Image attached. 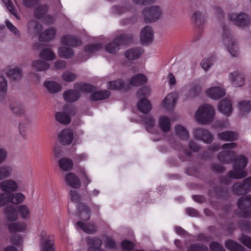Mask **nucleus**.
Returning a JSON list of instances; mask_svg holds the SVG:
<instances>
[{"mask_svg":"<svg viewBox=\"0 0 251 251\" xmlns=\"http://www.w3.org/2000/svg\"><path fill=\"white\" fill-rule=\"evenodd\" d=\"M32 68L36 71H45L50 68L49 64L46 61L37 60L32 64Z\"/></svg>","mask_w":251,"mask_h":251,"instance_id":"nucleus-35","label":"nucleus"},{"mask_svg":"<svg viewBox=\"0 0 251 251\" xmlns=\"http://www.w3.org/2000/svg\"><path fill=\"white\" fill-rule=\"evenodd\" d=\"M193 134L195 139L201 140L207 144L211 143L213 139L211 133L207 130L202 128L194 129Z\"/></svg>","mask_w":251,"mask_h":251,"instance_id":"nucleus-5","label":"nucleus"},{"mask_svg":"<svg viewBox=\"0 0 251 251\" xmlns=\"http://www.w3.org/2000/svg\"><path fill=\"white\" fill-rule=\"evenodd\" d=\"M3 213L6 219L13 222L18 219V213L16 207L12 205H8L3 209Z\"/></svg>","mask_w":251,"mask_h":251,"instance_id":"nucleus-20","label":"nucleus"},{"mask_svg":"<svg viewBox=\"0 0 251 251\" xmlns=\"http://www.w3.org/2000/svg\"><path fill=\"white\" fill-rule=\"evenodd\" d=\"M144 52V49L141 47H136L125 51L124 55L127 60L132 61L139 59Z\"/></svg>","mask_w":251,"mask_h":251,"instance_id":"nucleus-8","label":"nucleus"},{"mask_svg":"<svg viewBox=\"0 0 251 251\" xmlns=\"http://www.w3.org/2000/svg\"><path fill=\"white\" fill-rule=\"evenodd\" d=\"M60 168L64 171L71 170L73 167V161L68 158H63L58 162Z\"/></svg>","mask_w":251,"mask_h":251,"instance_id":"nucleus-42","label":"nucleus"},{"mask_svg":"<svg viewBox=\"0 0 251 251\" xmlns=\"http://www.w3.org/2000/svg\"><path fill=\"white\" fill-rule=\"evenodd\" d=\"M42 30V25L36 21H31L28 24V30L32 35H40Z\"/></svg>","mask_w":251,"mask_h":251,"instance_id":"nucleus-24","label":"nucleus"},{"mask_svg":"<svg viewBox=\"0 0 251 251\" xmlns=\"http://www.w3.org/2000/svg\"><path fill=\"white\" fill-rule=\"evenodd\" d=\"M231 191L236 196H245L249 192L243 180L234 183L231 187Z\"/></svg>","mask_w":251,"mask_h":251,"instance_id":"nucleus-15","label":"nucleus"},{"mask_svg":"<svg viewBox=\"0 0 251 251\" xmlns=\"http://www.w3.org/2000/svg\"><path fill=\"white\" fill-rule=\"evenodd\" d=\"M229 19L233 25L242 27L249 26L251 23L249 17H229Z\"/></svg>","mask_w":251,"mask_h":251,"instance_id":"nucleus-18","label":"nucleus"},{"mask_svg":"<svg viewBox=\"0 0 251 251\" xmlns=\"http://www.w3.org/2000/svg\"><path fill=\"white\" fill-rule=\"evenodd\" d=\"M58 138L62 145H69L72 143L74 138L73 131L69 129H64L58 135Z\"/></svg>","mask_w":251,"mask_h":251,"instance_id":"nucleus-12","label":"nucleus"},{"mask_svg":"<svg viewBox=\"0 0 251 251\" xmlns=\"http://www.w3.org/2000/svg\"><path fill=\"white\" fill-rule=\"evenodd\" d=\"M217 136L220 140L225 141H233L237 140L239 135L236 132L226 131L218 133Z\"/></svg>","mask_w":251,"mask_h":251,"instance_id":"nucleus-22","label":"nucleus"},{"mask_svg":"<svg viewBox=\"0 0 251 251\" xmlns=\"http://www.w3.org/2000/svg\"><path fill=\"white\" fill-rule=\"evenodd\" d=\"M65 180L68 185L73 188L79 189L81 187L79 178L73 173H67L65 176Z\"/></svg>","mask_w":251,"mask_h":251,"instance_id":"nucleus-11","label":"nucleus"},{"mask_svg":"<svg viewBox=\"0 0 251 251\" xmlns=\"http://www.w3.org/2000/svg\"><path fill=\"white\" fill-rule=\"evenodd\" d=\"M60 43L64 46H68L73 48L80 47L82 45L81 39L73 35H63L60 39Z\"/></svg>","mask_w":251,"mask_h":251,"instance_id":"nucleus-4","label":"nucleus"},{"mask_svg":"<svg viewBox=\"0 0 251 251\" xmlns=\"http://www.w3.org/2000/svg\"><path fill=\"white\" fill-rule=\"evenodd\" d=\"M110 95V93L108 91H98L93 93L91 95L90 99L94 101L100 100L108 98Z\"/></svg>","mask_w":251,"mask_h":251,"instance_id":"nucleus-37","label":"nucleus"},{"mask_svg":"<svg viewBox=\"0 0 251 251\" xmlns=\"http://www.w3.org/2000/svg\"><path fill=\"white\" fill-rule=\"evenodd\" d=\"M142 121L147 131L150 132V129L155 125L154 119L151 115L145 116L142 117Z\"/></svg>","mask_w":251,"mask_h":251,"instance_id":"nucleus-45","label":"nucleus"},{"mask_svg":"<svg viewBox=\"0 0 251 251\" xmlns=\"http://www.w3.org/2000/svg\"><path fill=\"white\" fill-rule=\"evenodd\" d=\"M19 131L21 134L25 135L26 132L30 129V123L28 121L21 122L19 123Z\"/></svg>","mask_w":251,"mask_h":251,"instance_id":"nucleus-58","label":"nucleus"},{"mask_svg":"<svg viewBox=\"0 0 251 251\" xmlns=\"http://www.w3.org/2000/svg\"><path fill=\"white\" fill-rule=\"evenodd\" d=\"M227 49L230 54L233 57H237L239 54L238 48L236 46V42L235 40H231L226 44Z\"/></svg>","mask_w":251,"mask_h":251,"instance_id":"nucleus-48","label":"nucleus"},{"mask_svg":"<svg viewBox=\"0 0 251 251\" xmlns=\"http://www.w3.org/2000/svg\"><path fill=\"white\" fill-rule=\"evenodd\" d=\"M11 110L17 116H22L25 113V110L22 105L13 104L10 105Z\"/></svg>","mask_w":251,"mask_h":251,"instance_id":"nucleus-54","label":"nucleus"},{"mask_svg":"<svg viewBox=\"0 0 251 251\" xmlns=\"http://www.w3.org/2000/svg\"><path fill=\"white\" fill-rule=\"evenodd\" d=\"M108 84L109 89L118 90L123 88L124 83L122 79H117L108 82Z\"/></svg>","mask_w":251,"mask_h":251,"instance_id":"nucleus-53","label":"nucleus"},{"mask_svg":"<svg viewBox=\"0 0 251 251\" xmlns=\"http://www.w3.org/2000/svg\"><path fill=\"white\" fill-rule=\"evenodd\" d=\"M26 228V225L24 223L15 222L8 225V228L10 233L23 232Z\"/></svg>","mask_w":251,"mask_h":251,"instance_id":"nucleus-29","label":"nucleus"},{"mask_svg":"<svg viewBox=\"0 0 251 251\" xmlns=\"http://www.w3.org/2000/svg\"><path fill=\"white\" fill-rule=\"evenodd\" d=\"M177 97V94L176 92L168 94L163 102V107L167 110L172 109L175 106Z\"/></svg>","mask_w":251,"mask_h":251,"instance_id":"nucleus-17","label":"nucleus"},{"mask_svg":"<svg viewBox=\"0 0 251 251\" xmlns=\"http://www.w3.org/2000/svg\"><path fill=\"white\" fill-rule=\"evenodd\" d=\"M22 70L19 68L10 69L7 72V76L12 80L18 81L22 77Z\"/></svg>","mask_w":251,"mask_h":251,"instance_id":"nucleus-28","label":"nucleus"},{"mask_svg":"<svg viewBox=\"0 0 251 251\" xmlns=\"http://www.w3.org/2000/svg\"><path fill=\"white\" fill-rule=\"evenodd\" d=\"M147 80V77L145 75L138 74L132 77L129 79V83L132 86H139L145 84Z\"/></svg>","mask_w":251,"mask_h":251,"instance_id":"nucleus-23","label":"nucleus"},{"mask_svg":"<svg viewBox=\"0 0 251 251\" xmlns=\"http://www.w3.org/2000/svg\"><path fill=\"white\" fill-rule=\"evenodd\" d=\"M77 216L83 221H88L91 217V209L90 207L84 203H79L77 205Z\"/></svg>","mask_w":251,"mask_h":251,"instance_id":"nucleus-9","label":"nucleus"},{"mask_svg":"<svg viewBox=\"0 0 251 251\" xmlns=\"http://www.w3.org/2000/svg\"><path fill=\"white\" fill-rule=\"evenodd\" d=\"M235 154L233 151H223L218 153L217 158L223 164H230L233 162Z\"/></svg>","mask_w":251,"mask_h":251,"instance_id":"nucleus-14","label":"nucleus"},{"mask_svg":"<svg viewBox=\"0 0 251 251\" xmlns=\"http://www.w3.org/2000/svg\"><path fill=\"white\" fill-rule=\"evenodd\" d=\"M76 227L80 228L84 232L92 234L97 231V227L93 224H85L81 221L76 223Z\"/></svg>","mask_w":251,"mask_h":251,"instance_id":"nucleus-31","label":"nucleus"},{"mask_svg":"<svg viewBox=\"0 0 251 251\" xmlns=\"http://www.w3.org/2000/svg\"><path fill=\"white\" fill-rule=\"evenodd\" d=\"M19 212L23 219H27L30 216V210L29 208L25 205H21L18 207Z\"/></svg>","mask_w":251,"mask_h":251,"instance_id":"nucleus-56","label":"nucleus"},{"mask_svg":"<svg viewBox=\"0 0 251 251\" xmlns=\"http://www.w3.org/2000/svg\"><path fill=\"white\" fill-rule=\"evenodd\" d=\"M13 172V168L9 165L0 166V181L9 177Z\"/></svg>","mask_w":251,"mask_h":251,"instance_id":"nucleus-39","label":"nucleus"},{"mask_svg":"<svg viewBox=\"0 0 251 251\" xmlns=\"http://www.w3.org/2000/svg\"><path fill=\"white\" fill-rule=\"evenodd\" d=\"M150 94V89L148 86H144L141 88L137 92V97L139 98H146V97L149 96Z\"/></svg>","mask_w":251,"mask_h":251,"instance_id":"nucleus-59","label":"nucleus"},{"mask_svg":"<svg viewBox=\"0 0 251 251\" xmlns=\"http://www.w3.org/2000/svg\"><path fill=\"white\" fill-rule=\"evenodd\" d=\"M41 251H55L54 241L48 240L40 244Z\"/></svg>","mask_w":251,"mask_h":251,"instance_id":"nucleus-49","label":"nucleus"},{"mask_svg":"<svg viewBox=\"0 0 251 251\" xmlns=\"http://www.w3.org/2000/svg\"><path fill=\"white\" fill-rule=\"evenodd\" d=\"M63 96L66 101L73 102L79 99L80 94L77 91L69 90L64 93Z\"/></svg>","mask_w":251,"mask_h":251,"instance_id":"nucleus-26","label":"nucleus"},{"mask_svg":"<svg viewBox=\"0 0 251 251\" xmlns=\"http://www.w3.org/2000/svg\"><path fill=\"white\" fill-rule=\"evenodd\" d=\"M229 77L235 86L240 87L244 83V75L238 71H235L230 73L229 74Z\"/></svg>","mask_w":251,"mask_h":251,"instance_id":"nucleus-25","label":"nucleus"},{"mask_svg":"<svg viewBox=\"0 0 251 251\" xmlns=\"http://www.w3.org/2000/svg\"><path fill=\"white\" fill-rule=\"evenodd\" d=\"M58 55L61 58H70L74 56V52L71 48L62 47L58 49Z\"/></svg>","mask_w":251,"mask_h":251,"instance_id":"nucleus-40","label":"nucleus"},{"mask_svg":"<svg viewBox=\"0 0 251 251\" xmlns=\"http://www.w3.org/2000/svg\"><path fill=\"white\" fill-rule=\"evenodd\" d=\"M218 108L220 112L226 116H229L232 112L231 102L227 99H224L219 102Z\"/></svg>","mask_w":251,"mask_h":251,"instance_id":"nucleus-13","label":"nucleus"},{"mask_svg":"<svg viewBox=\"0 0 251 251\" xmlns=\"http://www.w3.org/2000/svg\"><path fill=\"white\" fill-rule=\"evenodd\" d=\"M211 251H226L222 245L216 242H212L209 245Z\"/></svg>","mask_w":251,"mask_h":251,"instance_id":"nucleus-64","label":"nucleus"},{"mask_svg":"<svg viewBox=\"0 0 251 251\" xmlns=\"http://www.w3.org/2000/svg\"><path fill=\"white\" fill-rule=\"evenodd\" d=\"M56 34V29L54 27H49L40 34L39 39L41 41L50 42L55 38Z\"/></svg>","mask_w":251,"mask_h":251,"instance_id":"nucleus-16","label":"nucleus"},{"mask_svg":"<svg viewBox=\"0 0 251 251\" xmlns=\"http://www.w3.org/2000/svg\"><path fill=\"white\" fill-rule=\"evenodd\" d=\"M206 93L211 98L215 100L219 99L226 94L225 90L219 87H213L207 89Z\"/></svg>","mask_w":251,"mask_h":251,"instance_id":"nucleus-19","label":"nucleus"},{"mask_svg":"<svg viewBox=\"0 0 251 251\" xmlns=\"http://www.w3.org/2000/svg\"><path fill=\"white\" fill-rule=\"evenodd\" d=\"M115 39L121 45H127L133 42V37L131 34H123L117 36Z\"/></svg>","mask_w":251,"mask_h":251,"instance_id":"nucleus-34","label":"nucleus"},{"mask_svg":"<svg viewBox=\"0 0 251 251\" xmlns=\"http://www.w3.org/2000/svg\"><path fill=\"white\" fill-rule=\"evenodd\" d=\"M153 40V31L152 28L149 26L144 27L140 33V41L142 44H149Z\"/></svg>","mask_w":251,"mask_h":251,"instance_id":"nucleus-6","label":"nucleus"},{"mask_svg":"<svg viewBox=\"0 0 251 251\" xmlns=\"http://www.w3.org/2000/svg\"><path fill=\"white\" fill-rule=\"evenodd\" d=\"M102 49V45L98 43L90 44L85 47L84 51L88 53H94Z\"/></svg>","mask_w":251,"mask_h":251,"instance_id":"nucleus-51","label":"nucleus"},{"mask_svg":"<svg viewBox=\"0 0 251 251\" xmlns=\"http://www.w3.org/2000/svg\"><path fill=\"white\" fill-rule=\"evenodd\" d=\"M70 112L69 106L65 105L63 108V112H57L55 114L56 120L63 125H68L71 122Z\"/></svg>","mask_w":251,"mask_h":251,"instance_id":"nucleus-10","label":"nucleus"},{"mask_svg":"<svg viewBox=\"0 0 251 251\" xmlns=\"http://www.w3.org/2000/svg\"><path fill=\"white\" fill-rule=\"evenodd\" d=\"M10 202L9 194L5 192L0 193V207L5 206Z\"/></svg>","mask_w":251,"mask_h":251,"instance_id":"nucleus-60","label":"nucleus"},{"mask_svg":"<svg viewBox=\"0 0 251 251\" xmlns=\"http://www.w3.org/2000/svg\"><path fill=\"white\" fill-rule=\"evenodd\" d=\"M239 228L243 231L251 233V222L245 220H241L237 223Z\"/></svg>","mask_w":251,"mask_h":251,"instance_id":"nucleus-47","label":"nucleus"},{"mask_svg":"<svg viewBox=\"0 0 251 251\" xmlns=\"http://www.w3.org/2000/svg\"><path fill=\"white\" fill-rule=\"evenodd\" d=\"M226 248L230 251H245V248L238 243L229 239L225 243Z\"/></svg>","mask_w":251,"mask_h":251,"instance_id":"nucleus-32","label":"nucleus"},{"mask_svg":"<svg viewBox=\"0 0 251 251\" xmlns=\"http://www.w3.org/2000/svg\"><path fill=\"white\" fill-rule=\"evenodd\" d=\"M233 170L230 171L227 176L230 178L240 179L246 177L248 175L245 168L248 163V159L244 155L236 156L233 160Z\"/></svg>","mask_w":251,"mask_h":251,"instance_id":"nucleus-1","label":"nucleus"},{"mask_svg":"<svg viewBox=\"0 0 251 251\" xmlns=\"http://www.w3.org/2000/svg\"><path fill=\"white\" fill-rule=\"evenodd\" d=\"M187 251H209L207 246L198 243H195L190 246Z\"/></svg>","mask_w":251,"mask_h":251,"instance_id":"nucleus-52","label":"nucleus"},{"mask_svg":"<svg viewBox=\"0 0 251 251\" xmlns=\"http://www.w3.org/2000/svg\"><path fill=\"white\" fill-rule=\"evenodd\" d=\"M237 205L239 210L235 211V214L239 218L249 219L244 217V213L251 211V194L246 195L240 198L237 202Z\"/></svg>","mask_w":251,"mask_h":251,"instance_id":"nucleus-3","label":"nucleus"},{"mask_svg":"<svg viewBox=\"0 0 251 251\" xmlns=\"http://www.w3.org/2000/svg\"><path fill=\"white\" fill-rule=\"evenodd\" d=\"M137 107L141 112L145 114H148L152 109L151 103L147 98L141 99L137 103Z\"/></svg>","mask_w":251,"mask_h":251,"instance_id":"nucleus-21","label":"nucleus"},{"mask_svg":"<svg viewBox=\"0 0 251 251\" xmlns=\"http://www.w3.org/2000/svg\"><path fill=\"white\" fill-rule=\"evenodd\" d=\"M239 241L247 247L251 249V237L242 234L239 239Z\"/></svg>","mask_w":251,"mask_h":251,"instance_id":"nucleus-62","label":"nucleus"},{"mask_svg":"<svg viewBox=\"0 0 251 251\" xmlns=\"http://www.w3.org/2000/svg\"><path fill=\"white\" fill-rule=\"evenodd\" d=\"M238 107L241 112L248 113L251 110V102L250 100L241 101L238 103Z\"/></svg>","mask_w":251,"mask_h":251,"instance_id":"nucleus-50","label":"nucleus"},{"mask_svg":"<svg viewBox=\"0 0 251 251\" xmlns=\"http://www.w3.org/2000/svg\"><path fill=\"white\" fill-rule=\"evenodd\" d=\"M132 9V6L130 4L124 5H114L111 8V13L114 15H121L130 11Z\"/></svg>","mask_w":251,"mask_h":251,"instance_id":"nucleus-27","label":"nucleus"},{"mask_svg":"<svg viewBox=\"0 0 251 251\" xmlns=\"http://www.w3.org/2000/svg\"><path fill=\"white\" fill-rule=\"evenodd\" d=\"M62 77L65 81L71 82L74 81L76 79V75L74 73L69 71H66L63 73Z\"/></svg>","mask_w":251,"mask_h":251,"instance_id":"nucleus-61","label":"nucleus"},{"mask_svg":"<svg viewBox=\"0 0 251 251\" xmlns=\"http://www.w3.org/2000/svg\"><path fill=\"white\" fill-rule=\"evenodd\" d=\"M0 188L3 192L11 194L18 190V185L13 179H6L0 183Z\"/></svg>","mask_w":251,"mask_h":251,"instance_id":"nucleus-7","label":"nucleus"},{"mask_svg":"<svg viewBox=\"0 0 251 251\" xmlns=\"http://www.w3.org/2000/svg\"><path fill=\"white\" fill-rule=\"evenodd\" d=\"M44 86L48 92L51 94L59 92L61 88L60 85L54 81H46L44 83Z\"/></svg>","mask_w":251,"mask_h":251,"instance_id":"nucleus-38","label":"nucleus"},{"mask_svg":"<svg viewBox=\"0 0 251 251\" xmlns=\"http://www.w3.org/2000/svg\"><path fill=\"white\" fill-rule=\"evenodd\" d=\"M39 56L46 60H53L55 58V55L51 50L48 48L42 50Z\"/></svg>","mask_w":251,"mask_h":251,"instance_id":"nucleus-44","label":"nucleus"},{"mask_svg":"<svg viewBox=\"0 0 251 251\" xmlns=\"http://www.w3.org/2000/svg\"><path fill=\"white\" fill-rule=\"evenodd\" d=\"M176 135L181 139L187 140L189 138V133L185 128L181 125H176L175 127Z\"/></svg>","mask_w":251,"mask_h":251,"instance_id":"nucleus-43","label":"nucleus"},{"mask_svg":"<svg viewBox=\"0 0 251 251\" xmlns=\"http://www.w3.org/2000/svg\"><path fill=\"white\" fill-rule=\"evenodd\" d=\"M120 49V44L114 39L105 46V50L111 54H116Z\"/></svg>","mask_w":251,"mask_h":251,"instance_id":"nucleus-36","label":"nucleus"},{"mask_svg":"<svg viewBox=\"0 0 251 251\" xmlns=\"http://www.w3.org/2000/svg\"><path fill=\"white\" fill-rule=\"evenodd\" d=\"M214 116V109L212 106L205 104L200 107L196 114L197 121L201 124L211 122Z\"/></svg>","mask_w":251,"mask_h":251,"instance_id":"nucleus-2","label":"nucleus"},{"mask_svg":"<svg viewBox=\"0 0 251 251\" xmlns=\"http://www.w3.org/2000/svg\"><path fill=\"white\" fill-rule=\"evenodd\" d=\"M10 242L13 245L20 246L23 243V239L19 234H14L10 238Z\"/></svg>","mask_w":251,"mask_h":251,"instance_id":"nucleus-63","label":"nucleus"},{"mask_svg":"<svg viewBox=\"0 0 251 251\" xmlns=\"http://www.w3.org/2000/svg\"><path fill=\"white\" fill-rule=\"evenodd\" d=\"M158 125L160 128L164 132H168L170 130V120L165 116H161L159 118Z\"/></svg>","mask_w":251,"mask_h":251,"instance_id":"nucleus-33","label":"nucleus"},{"mask_svg":"<svg viewBox=\"0 0 251 251\" xmlns=\"http://www.w3.org/2000/svg\"><path fill=\"white\" fill-rule=\"evenodd\" d=\"M49 10V7L46 4H41L38 6L34 11V16H44Z\"/></svg>","mask_w":251,"mask_h":251,"instance_id":"nucleus-57","label":"nucleus"},{"mask_svg":"<svg viewBox=\"0 0 251 251\" xmlns=\"http://www.w3.org/2000/svg\"><path fill=\"white\" fill-rule=\"evenodd\" d=\"M144 16H161L162 11L160 7L153 5L145 8L143 11Z\"/></svg>","mask_w":251,"mask_h":251,"instance_id":"nucleus-30","label":"nucleus"},{"mask_svg":"<svg viewBox=\"0 0 251 251\" xmlns=\"http://www.w3.org/2000/svg\"><path fill=\"white\" fill-rule=\"evenodd\" d=\"M222 38L225 44L228 43L227 41L229 42L231 40H235L232 38L228 28L225 25L223 27Z\"/></svg>","mask_w":251,"mask_h":251,"instance_id":"nucleus-55","label":"nucleus"},{"mask_svg":"<svg viewBox=\"0 0 251 251\" xmlns=\"http://www.w3.org/2000/svg\"><path fill=\"white\" fill-rule=\"evenodd\" d=\"M10 202L14 204L22 203L25 199V195L20 192L9 194Z\"/></svg>","mask_w":251,"mask_h":251,"instance_id":"nucleus-41","label":"nucleus"},{"mask_svg":"<svg viewBox=\"0 0 251 251\" xmlns=\"http://www.w3.org/2000/svg\"><path fill=\"white\" fill-rule=\"evenodd\" d=\"M75 88L79 91L85 93H90L95 90L96 88L94 86L87 83H76Z\"/></svg>","mask_w":251,"mask_h":251,"instance_id":"nucleus-46","label":"nucleus"}]
</instances>
